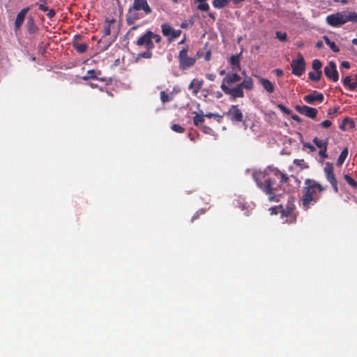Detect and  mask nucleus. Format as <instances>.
<instances>
[{"instance_id":"obj_1","label":"nucleus","mask_w":357,"mask_h":357,"mask_svg":"<svg viewBox=\"0 0 357 357\" xmlns=\"http://www.w3.org/2000/svg\"><path fill=\"white\" fill-rule=\"evenodd\" d=\"M257 186L274 201L281 184L288 182L289 176L277 168L269 169L268 172H256L253 174Z\"/></svg>"},{"instance_id":"obj_2","label":"nucleus","mask_w":357,"mask_h":357,"mask_svg":"<svg viewBox=\"0 0 357 357\" xmlns=\"http://www.w3.org/2000/svg\"><path fill=\"white\" fill-rule=\"evenodd\" d=\"M326 190V188L317 181L312 178H306L302 189V197L301 199L302 206L305 209H308L310 206L314 205L320 199L321 194Z\"/></svg>"},{"instance_id":"obj_3","label":"nucleus","mask_w":357,"mask_h":357,"mask_svg":"<svg viewBox=\"0 0 357 357\" xmlns=\"http://www.w3.org/2000/svg\"><path fill=\"white\" fill-rule=\"evenodd\" d=\"M241 79V77L236 73H228L225 77L222 79L220 89L225 94L229 96L233 99L234 96V91L236 89V86L233 88H230L229 86L234 83L238 82Z\"/></svg>"},{"instance_id":"obj_4","label":"nucleus","mask_w":357,"mask_h":357,"mask_svg":"<svg viewBox=\"0 0 357 357\" xmlns=\"http://www.w3.org/2000/svg\"><path fill=\"white\" fill-rule=\"evenodd\" d=\"M188 46L183 47L179 51L178 55V60L179 63V69L182 71L186 70L192 66L196 63L197 58L188 56Z\"/></svg>"},{"instance_id":"obj_5","label":"nucleus","mask_w":357,"mask_h":357,"mask_svg":"<svg viewBox=\"0 0 357 357\" xmlns=\"http://www.w3.org/2000/svg\"><path fill=\"white\" fill-rule=\"evenodd\" d=\"M324 174L326 181L331 184L335 193L339 192L337 179L334 172V165L331 162H326L324 167Z\"/></svg>"},{"instance_id":"obj_6","label":"nucleus","mask_w":357,"mask_h":357,"mask_svg":"<svg viewBox=\"0 0 357 357\" xmlns=\"http://www.w3.org/2000/svg\"><path fill=\"white\" fill-rule=\"evenodd\" d=\"M253 79L251 77L244 79L236 86V89L233 91L234 92V96L232 100H236L238 98H243L245 96L243 89L252 90L253 89Z\"/></svg>"},{"instance_id":"obj_7","label":"nucleus","mask_w":357,"mask_h":357,"mask_svg":"<svg viewBox=\"0 0 357 357\" xmlns=\"http://www.w3.org/2000/svg\"><path fill=\"white\" fill-rule=\"evenodd\" d=\"M291 70L292 73L298 77H300L303 75L305 69V61L301 53H298L297 55V59L296 60H293L291 63Z\"/></svg>"},{"instance_id":"obj_8","label":"nucleus","mask_w":357,"mask_h":357,"mask_svg":"<svg viewBox=\"0 0 357 357\" xmlns=\"http://www.w3.org/2000/svg\"><path fill=\"white\" fill-rule=\"evenodd\" d=\"M161 31L163 36L167 37V40L169 43L172 42L181 34V30H175L170 24L167 23H164L161 25Z\"/></svg>"},{"instance_id":"obj_9","label":"nucleus","mask_w":357,"mask_h":357,"mask_svg":"<svg viewBox=\"0 0 357 357\" xmlns=\"http://www.w3.org/2000/svg\"><path fill=\"white\" fill-rule=\"evenodd\" d=\"M312 142L319 149V155L322 159L327 158L328 157V155L327 153L328 137L320 139L317 137H315L313 138Z\"/></svg>"},{"instance_id":"obj_10","label":"nucleus","mask_w":357,"mask_h":357,"mask_svg":"<svg viewBox=\"0 0 357 357\" xmlns=\"http://www.w3.org/2000/svg\"><path fill=\"white\" fill-rule=\"evenodd\" d=\"M225 115L232 122H243V114L238 105H231Z\"/></svg>"},{"instance_id":"obj_11","label":"nucleus","mask_w":357,"mask_h":357,"mask_svg":"<svg viewBox=\"0 0 357 357\" xmlns=\"http://www.w3.org/2000/svg\"><path fill=\"white\" fill-rule=\"evenodd\" d=\"M326 22L332 26H340L347 23L345 17V13L338 12L335 14H332L326 17Z\"/></svg>"},{"instance_id":"obj_12","label":"nucleus","mask_w":357,"mask_h":357,"mask_svg":"<svg viewBox=\"0 0 357 357\" xmlns=\"http://www.w3.org/2000/svg\"><path fill=\"white\" fill-rule=\"evenodd\" d=\"M136 45L139 47H144L149 50H153L155 45L151 39L150 31H147L144 35L139 37L136 42Z\"/></svg>"},{"instance_id":"obj_13","label":"nucleus","mask_w":357,"mask_h":357,"mask_svg":"<svg viewBox=\"0 0 357 357\" xmlns=\"http://www.w3.org/2000/svg\"><path fill=\"white\" fill-rule=\"evenodd\" d=\"M324 73L328 79L333 82H336L338 81L339 75L336 68V64L334 61H330L328 64L325 66Z\"/></svg>"},{"instance_id":"obj_14","label":"nucleus","mask_w":357,"mask_h":357,"mask_svg":"<svg viewBox=\"0 0 357 357\" xmlns=\"http://www.w3.org/2000/svg\"><path fill=\"white\" fill-rule=\"evenodd\" d=\"M295 109L301 114L313 119L317 117L318 114V110L316 108L307 105H296Z\"/></svg>"},{"instance_id":"obj_15","label":"nucleus","mask_w":357,"mask_h":357,"mask_svg":"<svg viewBox=\"0 0 357 357\" xmlns=\"http://www.w3.org/2000/svg\"><path fill=\"white\" fill-rule=\"evenodd\" d=\"M140 10H135L130 7L126 14V22L128 25H132L137 20L142 19L144 15L139 12Z\"/></svg>"},{"instance_id":"obj_16","label":"nucleus","mask_w":357,"mask_h":357,"mask_svg":"<svg viewBox=\"0 0 357 357\" xmlns=\"http://www.w3.org/2000/svg\"><path fill=\"white\" fill-rule=\"evenodd\" d=\"M303 100L308 104H314L315 102H322L324 96L321 93L313 91L311 93L305 96Z\"/></svg>"},{"instance_id":"obj_17","label":"nucleus","mask_w":357,"mask_h":357,"mask_svg":"<svg viewBox=\"0 0 357 357\" xmlns=\"http://www.w3.org/2000/svg\"><path fill=\"white\" fill-rule=\"evenodd\" d=\"M131 7L135 10H143L145 15H149L152 12L146 0H134Z\"/></svg>"},{"instance_id":"obj_18","label":"nucleus","mask_w":357,"mask_h":357,"mask_svg":"<svg viewBox=\"0 0 357 357\" xmlns=\"http://www.w3.org/2000/svg\"><path fill=\"white\" fill-rule=\"evenodd\" d=\"M203 84H204L203 79H194L192 80V82L189 84L188 89L192 90V95L196 96L198 94L201 88L202 87Z\"/></svg>"},{"instance_id":"obj_19","label":"nucleus","mask_w":357,"mask_h":357,"mask_svg":"<svg viewBox=\"0 0 357 357\" xmlns=\"http://www.w3.org/2000/svg\"><path fill=\"white\" fill-rule=\"evenodd\" d=\"M29 8H24L22 9L17 15V17H16V19L15 21V30H18L22 25V24L24 21L25 15L27 13V12L29 11Z\"/></svg>"},{"instance_id":"obj_20","label":"nucleus","mask_w":357,"mask_h":357,"mask_svg":"<svg viewBox=\"0 0 357 357\" xmlns=\"http://www.w3.org/2000/svg\"><path fill=\"white\" fill-rule=\"evenodd\" d=\"M241 54L232 55L229 58V63L231 65V68L233 71L240 70H241Z\"/></svg>"},{"instance_id":"obj_21","label":"nucleus","mask_w":357,"mask_h":357,"mask_svg":"<svg viewBox=\"0 0 357 357\" xmlns=\"http://www.w3.org/2000/svg\"><path fill=\"white\" fill-rule=\"evenodd\" d=\"M294 211H296V207L291 203H288L284 208L282 206L280 207V213L282 218L289 216L290 213H292Z\"/></svg>"},{"instance_id":"obj_22","label":"nucleus","mask_w":357,"mask_h":357,"mask_svg":"<svg viewBox=\"0 0 357 357\" xmlns=\"http://www.w3.org/2000/svg\"><path fill=\"white\" fill-rule=\"evenodd\" d=\"M259 82L268 93H271L274 92L275 86L270 80L261 77L259 78Z\"/></svg>"},{"instance_id":"obj_23","label":"nucleus","mask_w":357,"mask_h":357,"mask_svg":"<svg viewBox=\"0 0 357 357\" xmlns=\"http://www.w3.org/2000/svg\"><path fill=\"white\" fill-rule=\"evenodd\" d=\"M100 71H96L95 70H89L87 71L86 75L82 77L83 80H88L89 79H99L100 81H105L104 78H98V75H100Z\"/></svg>"},{"instance_id":"obj_24","label":"nucleus","mask_w":357,"mask_h":357,"mask_svg":"<svg viewBox=\"0 0 357 357\" xmlns=\"http://www.w3.org/2000/svg\"><path fill=\"white\" fill-rule=\"evenodd\" d=\"M72 45L73 48L79 54H82L86 52L89 46L86 43H79L77 41H73Z\"/></svg>"},{"instance_id":"obj_25","label":"nucleus","mask_w":357,"mask_h":357,"mask_svg":"<svg viewBox=\"0 0 357 357\" xmlns=\"http://www.w3.org/2000/svg\"><path fill=\"white\" fill-rule=\"evenodd\" d=\"M196 114L193 119V123L195 126H199V125H202V123L204 121V117H206L203 111L200 110L199 113L193 112Z\"/></svg>"},{"instance_id":"obj_26","label":"nucleus","mask_w":357,"mask_h":357,"mask_svg":"<svg viewBox=\"0 0 357 357\" xmlns=\"http://www.w3.org/2000/svg\"><path fill=\"white\" fill-rule=\"evenodd\" d=\"M349 153V150L347 147H344L340 154L337 160V166L340 167L344 162L347 155Z\"/></svg>"},{"instance_id":"obj_27","label":"nucleus","mask_w":357,"mask_h":357,"mask_svg":"<svg viewBox=\"0 0 357 357\" xmlns=\"http://www.w3.org/2000/svg\"><path fill=\"white\" fill-rule=\"evenodd\" d=\"M26 29L29 33H35L38 31V27L35 24L34 20L29 18L26 22Z\"/></svg>"},{"instance_id":"obj_28","label":"nucleus","mask_w":357,"mask_h":357,"mask_svg":"<svg viewBox=\"0 0 357 357\" xmlns=\"http://www.w3.org/2000/svg\"><path fill=\"white\" fill-rule=\"evenodd\" d=\"M343 85L345 87H347L350 91H354L355 90V84L354 82H351V76H346L342 79Z\"/></svg>"},{"instance_id":"obj_29","label":"nucleus","mask_w":357,"mask_h":357,"mask_svg":"<svg viewBox=\"0 0 357 357\" xmlns=\"http://www.w3.org/2000/svg\"><path fill=\"white\" fill-rule=\"evenodd\" d=\"M323 39L333 52H338L340 51L339 47L335 45V42L331 41L328 36H324Z\"/></svg>"},{"instance_id":"obj_30","label":"nucleus","mask_w":357,"mask_h":357,"mask_svg":"<svg viewBox=\"0 0 357 357\" xmlns=\"http://www.w3.org/2000/svg\"><path fill=\"white\" fill-rule=\"evenodd\" d=\"M229 2V0H213V6L215 8L220 9L227 6Z\"/></svg>"},{"instance_id":"obj_31","label":"nucleus","mask_w":357,"mask_h":357,"mask_svg":"<svg viewBox=\"0 0 357 357\" xmlns=\"http://www.w3.org/2000/svg\"><path fill=\"white\" fill-rule=\"evenodd\" d=\"M345 181L353 188H357V182L349 174H344Z\"/></svg>"},{"instance_id":"obj_32","label":"nucleus","mask_w":357,"mask_h":357,"mask_svg":"<svg viewBox=\"0 0 357 357\" xmlns=\"http://www.w3.org/2000/svg\"><path fill=\"white\" fill-rule=\"evenodd\" d=\"M321 74H322L321 72H318V73L317 72H315V73L310 72L308 73V76L311 80L317 82L321 79Z\"/></svg>"},{"instance_id":"obj_33","label":"nucleus","mask_w":357,"mask_h":357,"mask_svg":"<svg viewBox=\"0 0 357 357\" xmlns=\"http://www.w3.org/2000/svg\"><path fill=\"white\" fill-rule=\"evenodd\" d=\"M285 218H286L285 222H287V223L292 224V223L296 222V211H294L292 213H290L289 216H287Z\"/></svg>"},{"instance_id":"obj_34","label":"nucleus","mask_w":357,"mask_h":357,"mask_svg":"<svg viewBox=\"0 0 357 357\" xmlns=\"http://www.w3.org/2000/svg\"><path fill=\"white\" fill-rule=\"evenodd\" d=\"M312 68L316 72H321L322 63L319 59H314L312 64Z\"/></svg>"},{"instance_id":"obj_35","label":"nucleus","mask_w":357,"mask_h":357,"mask_svg":"<svg viewBox=\"0 0 357 357\" xmlns=\"http://www.w3.org/2000/svg\"><path fill=\"white\" fill-rule=\"evenodd\" d=\"M160 100L162 103H166L172 100V97H170L165 91H162L160 93Z\"/></svg>"},{"instance_id":"obj_36","label":"nucleus","mask_w":357,"mask_h":357,"mask_svg":"<svg viewBox=\"0 0 357 357\" xmlns=\"http://www.w3.org/2000/svg\"><path fill=\"white\" fill-rule=\"evenodd\" d=\"M347 22H357V13L356 12L349 13L348 15L345 13Z\"/></svg>"},{"instance_id":"obj_37","label":"nucleus","mask_w":357,"mask_h":357,"mask_svg":"<svg viewBox=\"0 0 357 357\" xmlns=\"http://www.w3.org/2000/svg\"><path fill=\"white\" fill-rule=\"evenodd\" d=\"M153 56L151 50L146 49V51L138 54V58L151 59Z\"/></svg>"},{"instance_id":"obj_38","label":"nucleus","mask_w":357,"mask_h":357,"mask_svg":"<svg viewBox=\"0 0 357 357\" xmlns=\"http://www.w3.org/2000/svg\"><path fill=\"white\" fill-rule=\"evenodd\" d=\"M205 116H206V117H208V118H211V117L215 118L216 119V121L219 123L221 121V119L223 117L222 115H220L219 114H213V113H211V112L206 114Z\"/></svg>"},{"instance_id":"obj_39","label":"nucleus","mask_w":357,"mask_h":357,"mask_svg":"<svg viewBox=\"0 0 357 357\" xmlns=\"http://www.w3.org/2000/svg\"><path fill=\"white\" fill-rule=\"evenodd\" d=\"M171 128L173 131L178 132V133H183L185 131V128L181 126L178 124H173L171 126Z\"/></svg>"},{"instance_id":"obj_40","label":"nucleus","mask_w":357,"mask_h":357,"mask_svg":"<svg viewBox=\"0 0 357 357\" xmlns=\"http://www.w3.org/2000/svg\"><path fill=\"white\" fill-rule=\"evenodd\" d=\"M201 129L204 133L207 135H213L214 133V131L211 128L205 125H201Z\"/></svg>"},{"instance_id":"obj_41","label":"nucleus","mask_w":357,"mask_h":357,"mask_svg":"<svg viewBox=\"0 0 357 357\" xmlns=\"http://www.w3.org/2000/svg\"><path fill=\"white\" fill-rule=\"evenodd\" d=\"M275 35L276 38L282 42L286 41L287 40V34L284 32L276 31Z\"/></svg>"},{"instance_id":"obj_42","label":"nucleus","mask_w":357,"mask_h":357,"mask_svg":"<svg viewBox=\"0 0 357 357\" xmlns=\"http://www.w3.org/2000/svg\"><path fill=\"white\" fill-rule=\"evenodd\" d=\"M197 8L202 11H208L209 10V5L205 1H202V3H199Z\"/></svg>"},{"instance_id":"obj_43","label":"nucleus","mask_w":357,"mask_h":357,"mask_svg":"<svg viewBox=\"0 0 357 357\" xmlns=\"http://www.w3.org/2000/svg\"><path fill=\"white\" fill-rule=\"evenodd\" d=\"M339 109H340V107L339 106H336V107H333V108H329L328 109V112H327V115L328 116H331V117L333 116H335L337 113Z\"/></svg>"},{"instance_id":"obj_44","label":"nucleus","mask_w":357,"mask_h":357,"mask_svg":"<svg viewBox=\"0 0 357 357\" xmlns=\"http://www.w3.org/2000/svg\"><path fill=\"white\" fill-rule=\"evenodd\" d=\"M277 107L279 108L283 113L287 114V115H289L291 114V110L289 109V108L286 107L284 105L282 104H278L277 105Z\"/></svg>"},{"instance_id":"obj_45","label":"nucleus","mask_w":357,"mask_h":357,"mask_svg":"<svg viewBox=\"0 0 357 357\" xmlns=\"http://www.w3.org/2000/svg\"><path fill=\"white\" fill-rule=\"evenodd\" d=\"M102 36H107L111 33V26L109 24H107L102 31Z\"/></svg>"},{"instance_id":"obj_46","label":"nucleus","mask_w":357,"mask_h":357,"mask_svg":"<svg viewBox=\"0 0 357 357\" xmlns=\"http://www.w3.org/2000/svg\"><path fill=\"white\" fill-rule=\"evenodd\" d=\"M150 33L152 40H154L156 43H160L162 38L159 34L154 33L151 31H150Z\"/></svg>"},{"instance_id":"obj_47","label":"nucleus","mask_w":357,"mask_h":357,"mask_svg":"<svg viewBox=\"0 0 357 357\" xmlns=\"http://www.w3.org/2000/svg\"><path fill=\"white\" fill-rule=\"evenodd\" d=\"M205 213V210L200 209L197 211L194 215L192 217L191 222H193L195 220L198 219L199 215H204Z\"/></svg>"},{"instance_id":"obj_48","label":"nucleus","mask_w":357,"mask_h":357,"mask_svg":"<svg viewBox=\"0 0 357 357\" xmlns=\"http://www.w3.org/2000/svg\"><path fill=\"white\" fill-rule=\"evenodd\" d=\"M41 3H38V8L40 10L43 11H47L48 7L47 5V1L46 0H40Z\"/></svg>"},{"instance_id":"obj_49","label":"nucleus","mask_w":357,"mask_h":357,"mask_svg":"<svg viewBox=\"0 0 357 357\" xmlns=\"http://www.w3.org/2000/svg\"><path fill=\"white\" fill-rule=\"evenodd\" d=\"M332 125V122L330 120H324L317 126H320L323 128H328Z\"/></svg>"},{"instance_id":"obj_50","label":"nucleus","mask_w":357,"mask_h":357,"mask_svg":"<svg viewBox=\"0 0 357 357\" xmlns=\"http://www.w3.org/2000/svg\"><path fill=\"white\" fill-rule=\"evenodd\" d=\"M303 147L308 149L310 153H313L316 151L315 146L312 145L309 142L303 143Z\"/></svg>"},{"instance_id":"obj_51","label":"nucleus","mask_w":357,"mask_h":357,"mask_svg":"<svg viewBox=\"0 0 357 357\" xmlns=\"http://www.w3.org/2000/svg\"><path fill=\"white\" fill-rule=\"evenodd\" d=\"M294 163L297 165V166H299L302 168L304 167V165L305 164V160L303 159H295L294 160ZM307 166H305V167H306Z\"/></svg>"},{"instance_id":"obj_52","label":"nucleus","mask_w":357,"mask_h":357,"mask_svg":"<svg viewBox=\"0 0 357 357\" xmlns=\"http://www.w3.org/2000/svg\"><path fill=\"white\" fill-rule=\"evenodd\" d=\"M55 14H56V13H55L54 10H53V9H50V10H49V9H48V13H47V16L50 19H52V18H53V17L55 16Z\"/></svg>"},{"instance_id":"obj_53","label":"nucleus","mask_w":357,"mask_h":357,"mask_svg":"<svg viewBox=\"0 0 357 357\" xmlns=\"http://www.w3.org/2000/svg\"><path fill=\"white\" fill-rule=\"evenodd\" d=\"M206 77L210 81H214L216 75L215 74H207L206 75Z\"/></svg>"},{"instance_id":"obj_54","label":"nucleus","mask_w":357,"mask_h":357,"mask_svg":"<svg viewBox=\"0 0 357 357\" xmlns=\"http://www.w3.org/2000/svg\"><path fill=\"white\" fill-rule=\"evenodd\" d=\"M211 50H208L206 52V53L204 56V59H205V61H208L211 59Z\"/></svg>"},{"instance_id":"obj_55","label":"nucleus","mask_w":357,"mask_h":357,"mask_svg":"<svg viewBox=\"0 0 357 357\" xmlns=\"http://www.w3.org/2000/svg\"><path fill=\"white\" fill-rule=\"evenodd\" d=\"M341 66L348 69L350 68V63L349 61H344L342 62Z\"/></svg>"},{"instance_id":"obj_56","label":"nucleus","mask_w":357,"mask_h":357,"mask_svg":"<svg viewBox=\"0 0 357 357\" xmlns=\"http://www.w3.org/2000/svg\"><path fill=\"white\" fill-rule=\"evenodd\" d=\"M291 119L296 121H297L298 123H301V119L296 114H292L291 115Z\"/></svg>"},{"instance_id":"obj_57","label":"nucleus","mask_w":357,"mask_h":357,"mask_svg":"<svg viewBox=\"0 0 357 357\" xmlns=\"http://www.w3.org/2000/svg\"><path fill=\"white\" fill-rule=\"evenodd\" d=\"M270 210L271 211V214H278L280 213V208L277 207L271 208Z\"/></svg>"},{"instance_id":"obj_58","label":"nucleus","mask_w":357,"mask_h":357,"mask_svg":"<svg viewBox=\"0 0 357 357\" xmlns=\"http://www.w3.org/2000/svg\"><path fill=\"white\" fill-rule=\"evenodd\" d=\"M82 36L81 35L77 34L74 36L73 40V41H77L79 40H81Z\"/></svg>"},{"instance_id":"obj_59","label":"nucleus","mask_w":357,"mask_h":357,"mask_svg":"<svg viewBox=\"0 0 357 357\" xmlns=\"http://www.w3.org/2000/svg\"><path fill=\"white\" fill-rule=\"evenodd\" d=\"M316 47L319 49L323 47V42L321 40L317 41L316 43Z\"/></svg>"},{"instance_id":"obj_60","label":"nucleus","mask_w":357,"mask_h":357,"mask_svg":"<svg viewBox=\"0 0 357 357\" xmlns=\"http://www.w3.org/2000/svg\"><path fill=\"white\" fill-rule=\"evenodd\" d=\"M275 71L277 76H282L283 74V71L280 69H276Z\"/></svg>"},{"instance_id":"obj_61","label":"nucleus","mask_w":357,"mask_h":357,"mask_svg":"<svg viewBox=\"0 0 357 357\" xmlns=\"http://www.w3.org/2000/svg\"><path fill=\"white\" fill-rule=\"evenodd\" d=\"M232 1V3L234 4V5H238V3L244 1L245 0H231Z\"/></svg>"},{"instance_id":"obj_62","label":"nucleus","mask_w":357,"mask_h":357,"mask_svg":"<svg viewBox=\"0 0 357 357\" xmlns=\"http://www.w3.org/2000/svg\"><path fill=\"white\" fill-rule=\"evenodd\" d=\"M227 74V73H226V71L225 70H222L220 71V75H222V76L225 75H226Z\"/></svg>"},{"instance_id":"obj_63","label":"nucleus","mask_w":357,"mask_h":357,"mask_svg":"<svg viewBox=\"0 0 357 357\" xmlns=\"http://www.w3.org/2000/svg\"><path fill=\"white\" fill-rule=\"evenodd\" d=\"M355 78H356V81L354 82V84H355V89H356L357 87V74L355 75Z\"/></svg>"},{"instance_id":"obj_64","label":"nucleus","mask_w":357,"mask_h":357,"mask_svg":"<svg viewBox=\"0 0 357 357\" xmlns=\"http://www.w3.org/2000/svg\"><path fill=\"white\" fill-rule=\"evenodd\" d=\"M351 43H352V44L357 45V39L356 38H354L351 40Z\"/></svg>"}]
</instances>
